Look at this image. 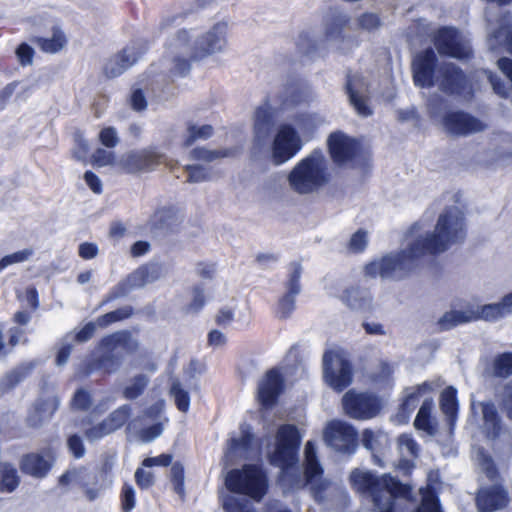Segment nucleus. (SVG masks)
Returning a JSON list of instances; mask_svg holds the SVG:
<instances>
[{"instance_id":"nucleus-1","label":"nucleus","mask_w":512,"mask_h":512,"mask_svg":"<svg viewBox=\"0 0 512 512\" xmlns=\"http://www.w3.org/2000/svg\"><path fill=\"white\" fill-rule=\"evenodd\" d=\"M433 232L415 237L405 249L386 254L379 260L365 265V273L370 277L402 280L421 271L428 257H436L447 251L463 237L464 226H434Z\"/></svg>"},{"instance_id":"nucleus-2","label":"nucleus","mask_w":512,"mask_h":512,"mask_svg":"<svg viewBox=\"0 0 512 512\" xmlns=\"http://www.w3.org/2000/svg\"><path fill=\"white\" fill-rule=\"evenodd\" d=\"M227 24L217 22L207 30L181 28L167 39L161 60L163 71L184 76L195 61L222 53L227 46Z\"/></svg>"},{"instance_id":"nucleus-3","label":"nucleus","mask_w":512,"mask_h":512,"mask_svg":"<svg viewBox=\"0 0 512 512\" xmlns=\"http://www.w3.org/2000/svg\"><path fill=\"white\" fill-rule=\"evenodd\" d=\"M319 122L316 114L300 113L291 122L279 124L269 146L272 163L282 165L295 157Z\"/></svg>"},{"instance_id":"nucleus-4","label":"nucleus","mask_w":512,"mask_h":512,"mask_svg":"<svg viewBox=\"0 0 512 512\" xmlns=\"http://www.w3.org/2000/svg\"><path fill=\"white\" fill-rule=\"evenodd\" d=\"M435 53L432 49L419 53L414 58L413 79L417 86L429 87L438 84L442 90L460 93L464 76L452 64H447L439 70L434 69Z\"/></svg>"},{"instance_id":"nucleus-5","label":"nucleus","mask_w":512,"mask_h":512,"mask_svg":"<svg viewBox=\"0 0 512 512\" xmlns=\"http://www.w3.org/2000/svg\"><path fill=\"white\" fill-rule=\"evenodd\" d=\"M329 179L328 162L320 151H313L301 159L289 172V188L298 194H311L324 186Z\"/></svg>"},{"instance_id":"nucleus-6","label":"nucleus","mask_w":512,"mask_h":512,"mask_svg":"<svg viewBox=\"0 0 512 512\" xmlns=\"http://www.w3.org/2000/svg\"><path fill=\"white\" fill-rule=\"evenodd\" d=\"M512 313V292L506 294L497 303L485 304L473 309L472 306L464 311L451 310L445 312L438 320L440 331H448L454 327L478 320L496 321Z\"/></svg>"},{"instance_id":"nucleus-7","label":"nucleus","mask_w":512,"mask_h":512,"mask_svg":"<svg viewBox=\"0 0 512 512\" xmlns=\"http://www.w3.org/2000/svg\"><path fill=\"white\" fill-rule=\"evenodd\" d=\"M309 100V93L300 88H289L280 98L279 107L265 102L257 107L254 114L253 135L257 145L265 142L270 134L274 119L279 111L284 112Z\"/></svg>"},{"instance_id":"nucleus-8","label":"nucleus","mask_w":512,"mask_h":512,"mask_svg":"<svg viewBox=\"0 0 512 512\" xmlns=\"http://www.w3.org/2000/svg\"><path fill=\"white\" fill-rule=\"evenodd\" d=\"M268 476L261 465L244 464L240 469H232L226 477L229 491L261 500L268 491Z\"/></svg>"},{"instance_id":"nucleus-9","label":"nucleus","mask_w":512,"mask_h":512,"mask_svg":"<svg viewBox=\"0 0 512 512\" xmlns=\"http://www.w3.org/2000/svg\"><path fill=\"white\" fill-rule=\"evenodd\" d=\"M301 434L294 424H282L275 434V448L268 455L269 463L279 467L282 472L294 468L299 460Z\"/></svg>"},{"instance_id":"nucleus-10","label":"nucleus","mask_w":512,"mask_h":512,"mask_svg":"<svg viewBox=\"0 0 512 512\" xmlns=\"http://www.w3.org/2000/svg\"><path fill=\"white\" fill-rule=\"evenodd\" d=\"M25 21L35 28L50 27V35L35 39V43L43 52L55 54L67 46V35L63 30L62 22L57 17L48 12H40L27 17Z\"/></svg>"},{"instance_id":"nucleus-11","label":"nucleus","mask_w":512,"mask_h":512,"mask_svg":"<svg viewBox=\"0 0 512 512\" xmlns=\"http://www.w3.org/2000/svg\"><path fill=\"white\" fill-rule=\"evenodd\" d=\"M323 375L333 390L342 392L353 381L352 363L339 352L328 350L323 356Z\"/></svg>"},{"instance_id":"nucleus-12","label":"nucleus","mask_w":512,"mask_h":512,"mask_svg":"<svg viewBox=\"0 0 512 512\" xmlns=\"http://www.w3.org/2000/svg\"><path fill=\"white\" fill-rule=\"evenodd\" d=\"M323 439L327 446L343 454H353L358 445L356 429L343 421H330L324 429Z\"/></svg>"},{"instance_id":"nucleus-13","label":"nucleus","mask_w":512,"mask_h":512,"mask_svg":"<svg viewBox=\"0 0 512 512\" xmlns=\"http://www.w3.org/2000/svg\"><path fill=\"white\" fill-rule=\"evenodd\" d=\"M286 390V380L281 368L268 369L258 383L256 398L264 409L275 407Z\"/></svg>"},{"instance_id":"nucleus-14","label":"nucleus","mask_w":512,"mask_h":512,"mask_svg":"<svg viewBox=\"0 0 512 512\" xmlns=\"http://www.w3.org/2000/svg\"><path fill=\"white\" fill-rule=\"evenodd\" d=\"M343 408L348 416L358 420L371 419L381 410L377 396L368 393H358L354 390L346 392L342 398Z\"/></svg>"},{"instance_id":"nucleus-15","label":"nucleus","mask_w":512,"mask_h":512,"mask_svg":"<svg viewBox=\"0 0 512 512\" xmlns=\"http://www.w3.org/2000/svg\"><path fill=\"white\" fill-rule=\"evenodd\" d=\"M435 45L440 54L457 59H466L471 50L468 40L453 28H443L435 37Z\"/></svg>"},{"instance_id":"nucleus-16","label":"nucleus","mask_w":512,"mask_h":512,"mask_svg":"<svg viewBox=\"0 0 512 512\" xmlns=\"http://www.w3.org/2000/svg\"><path fill=\"white\" fill-rule=\"evenodd\" d=\"M327 144L332 159L338 165L352 163L359 151L358 142L341 131L331 133Z\"/></svg>"},{"instance_id":"nucleus-17","label":"nucleus","mask_w":512,"mask_h":512,"mask_svg":"<svg viewBox=\"0 0 512 512\" xmlns=\"http://www.w3.org/2000/svg\"><path fill=\"white\" fill-rule=\"evenodd\" d=\"M164 160V156L155 150L131 151L121 157L119 165L125 171L135 173L152 170Z\"/></svg>"},{"instance_id":"nucleus-18","label":"nucleus","mask_w":512,"mask_h":512,"mask_svg":"<svg viewBox=\"0 0 512 512\" xmlns=\"http://www.w3.org/2000/svg\"><path fill=\"white\" fill-rule=\"evenodd\" d=\"M55 455L52 449H45L43 453L30 452L24 454L19 463L22 473L34 478H44L52 469Z\"/></svg>"},{"instance_id":"nucleus-19","label":"nucleus","mask_w":512,"mask_h":512,"mask_svg":"<svg viewBox=\"0 0 512 512\" xmlns=\"http://www.w3.org/2000/svg\"><path fill=\"white\" fill-rule=\"evenodd\" d=\"M508 491L502 484L482 487L475 498L479 512H494L505 508L509 504Z\"/></svg>"},{"instance_id":"nucleus-20","label":"nucleus","mask_w":512,"mask_h":512,"mask_svg":"<svg viewBox=\"0 0 512 512\" xmlns=\"http://www.w3.org/2000/svg\"><path fill=\"white\" fill-rule=\"evenodd\" d=\"M145 52L140 45L125 47L119 53L113 55L104 65V73L109 78H114L124 73L128 68L137 62Z\"/></svg>"},{"instance_id":"nucleus-21","label":"nucleus","mask_w":512,"mask_h":512,"mask_svg":"<svg viewBox=\"0 0 512 512\" xmlns=\"http://www.w3.org/2000/svg\"><path fill=\"white\" fill-rule=\"evenodd\" d=\"M346 89L350 104L354 107L357 114L363 117L370 116L372 110L368 105L369 90L365 79L359 74L349 76Z\"/></svg>"},{"instance_id":"nucleus-22","label":"nucleus","mask_w":512,"mask_h":512,"mask_svg":"<svg viewBox=\"0 0 512 512\" xmlns=\"http://www.w3.org/2000/svg\"><path fill=\"white\" fill-rule=\"evenodd\" d=\"M292 272L287 282V292L279 299L277 311L281 319L288 318L295 309V297L300 292L302 267L299 262L291 264Z\"/></svg>"},{"instance_id":"nucleus-23","label":"nucleus","mask_w":512,"mask_h":512,"mask_svg":"<svg viewBox=\"0 0 512 512\" xmlns=\"http://www.w3.org/2000/svg\"><path fill=\"white\" fill-rule=\"evenodd\" d=\"M444 128L452 134L465 135L481 131L483 124L477 119L461 112H449L443 121Z\"/></svg>"},{"instance_id":"nucleus-24","label":"nucleus","mask_w":512,"mask_h":512,"mask_svg":"<svg viewBox=\"0 0 512 512\" xmlns=\"http://www.w3.org/2000/svg\"><path fill=\"white\" fill-rule=\"evenodd\" d=\"M440 410L446 417L449 431L452 433L458 420L459 402L457 389L453 386L446 387L440 394Z\"/></svg>"},{"instance_id":"nucleus-25","label":"nucleus","mask_w":512,"mask_h":512,"mask_svg":"<svg viewBox=\"0 0 512 512\" xmlns=\"http://www.w3.org/2000/svg\"><path fill=\"white\" fill-rule=\"evenodd\" d=\"M489 48L492 50L500 46L505 47L512 54V16L505 15L497 29H491L488 38Z\"/></svg>"},{"instance_id":"nucleus-26","label":"nucleus","mask_w":512,"mask_h":512,"mask_svg":"<svg viewBox=\"0 0 512 512\" xmlns=\"http://www.w3.org/2000/svg\"><path fill=\"white\" fill-rule=\"evenodd\" d=\"M351 486L361 492L377 495L380 493V477L370 471H362L358 468L350 474Z\"/></svg>"},{"instance_id":"nucleus-27","label":"nucleus","mask_w":512,"mask_h":512,"mask_svg":"<svg viewBox=\"0 0 512 512\" xmlns=\"http://www.w3.org/2000/svg\"><path fill=\"white\" fill-rule=\"evenodd\" d=\"M431 386L428 382H423L413 388V391L408 393L400 403L397 411V418L401 422H407L411 414L415 411L420 402V397L428 392Z\"/></svg>"},{"instance_id":"nucleus-28","label":"nucleus","mask_w":512,"mask_h":512,"mask_svg":"<svg viewBox=\"0 0 512 512\" xmlns=\"http://www.w3.org/2000/svg\"><path fill=\"white\" fill-rule=\"evenodd\" d=\"M162 272V264L157 262H148L140 265L130 273L129 279L133 282L134 286L143 287L148 283H152L160 279Z\"/></svg>"},{"instance_id":"nucleus-29","label":"nucleus","mask_w":512,"mask_h":512,"mask_svg":"<svg viewBox=\"0 0 512 512\" xmlns=\"http://www.w3.org/2000/svg\"><path fill=\"white\" fill-rule=\"evenodd\" d=\"M483 423L487 432V436L493 439L498 438L502 433V420L495 404L491 401L480 403Z\"/></svg>"},{"instance_id":"nucleus-30","label":"nucleus","mask_w":512,"mask_h":512,"mask_svg":"<svg viewBox=\"0 0 512 512\" xmlns=\"http://www.w3.org/2000/svg\"><path fill=\"white\" fill-rule=\"evenodd\" d=\"M433 407V399H425L422 405L420 406L416 418L414 420V427L417 430L424 431L429 435H434L437 431V424L432 417Z\"/></svg>"},{"instance_id":"nucleus-31","label":"nucleus","mask_w":512,"mask_h":512,"mask_svg":"<svg viewBox=\"0 0 512 512\" xmlns=\"http://www.w3.org/2000/svg\"><path fill=\"white\" fill-rule=\"evenodd\" d=\"M20 484L17 469L8 462H0V492L12 493Z\"/></svg>"},{"instance_id":"nucleus-32","label":"nucleus","mask_w":512,"mask_h":512,"mask_svg":"<svg viewBox=\"0 0 512 512\" xmlns=\"http://www.w3.org/2000/svg\"><path fill=\"white\" fill-rule=\"evenodd\" d=\"M410 486L403 484L396 477L384 474L380 477V493L387 491L393 497H405L410 493Z\"/></svg>"},{"instance_id":"nucleus-33","label":"nucleus","mask_w":512,"mask_h":512,"mask_svg":"<svg viewBox=\"0 0 512 512\" xmlns=\"http://www.w3.org/2000/svg\"><path fill=\"white\" fill-rule=\"evenodd\" d=\"M341 301L352 310H359L367 304V297L365 292L358 286H351L346 288L341 296Z\"/></svg>"},{"instance_id":"nucleus-34","label":"nucleus","mask_w":512,"mask_h":512,"mask_svg":"<svg viewBox=\"0 0 512 512\" xmlns=\"http://www.w3.org/2000/svg\"><path fill=\"white\" fill-rule=\"evenodd\" d=\"M133 314L134 308L130 305H126L117 308L116 310L100 315L99 317H97L96 323L99 327L105 328L113 323L129 319Z\"/></svg>"},{"instance_id":"nucleus-35","label":"nucleus","mask_w":512,"mask_h":512,"mask_svg":"<svg viewBox=\"0 0 512 512\" xmlns=\"http://www.w3.org/2000/svg\"><path fill=\"white\" fill-rule=\"evenodd\" d=\"M492 372L497 378L506 379L512 376V352L497 354L492 362Z\"/></svg>"},{"instance_id":"nucleus-36","label":"nucleus","mask_w":512,"mask_h":512,"mask_svg":"<svg viewBox=\"0 0 512 512\" xmlns=\"http://www.w3.org/2000/svg\"><path fill=\"white\" fill-rule=\"evenodd\" d=\"M169 395L174 398L177 409L186 413L190 408V395L187 390L182 387L178 379H174L170 385Z\"/></svg>"},{"instance_id":"nucleus-37","label":"nucleus","mask_w":512,"mask_h":512,"mask_svg":"<svg viewBox=\"0 0 512 512\" xmlns=\"http://www.w3.org/2000/svg\"><path fill=\"white\" fill-rule=\"evenodd\" d=\"M133 282L129 279V275L118 282L102 299L100 306H104L117 300L119 298H123L127 296L132 288H134Z\"/></svg>"},{"instance_id":"nucleus-38","label":"nucleus","mask_w":512,"mask_h":512,"mask_svg":"<svg viewBox=\"0 0 512 512\" xmlns=\"http://www.w3.org/2000/svg\"><path fill=\"white\" fill-rule=\"evenodd\" d=\"M131 416V407L124 404L114 411H112L106 418V422L110 426L111 430L115 432L125 425Z\"/></svg>"},{"instance_id":"nucleus-39","label":"nucleus","mask_w":512,"mask_h":512,"mask_svg":"<svg viewBox=\"0 0 512 512\" xmlns=\"http://www.w3.org/2000/svg\"><path fill=\"white\" fill-rule=\"evenodd\" d=\"M170 481L174 492L181 498L185 497V469L181 462L176 461L170 470Z\"/></svg>"},{"instance_id":"nucleus-40","label":"nucleus","mask_w":512,"mask_h":512,"mask_svg":"<svg viewBox=\"0 0 512 512\" xmlns=\"http://www.w3.org/2000/svg\"><path fill=\"white\" fill-rule=\"evenodd\" d=\"M147 385V376L144 374H138L133 378L132 384L124 388L123 396L128 400H134L143 394Z\"/></svg>"},{"instance_id":"nucleus-41","label":"nucleus","mask_w":512,"mask_h":512,"mask_svg":"<svg viewBox=\"0 0 512 512\" xmlns=\"http://www.w3.org/2000/svg\"><path fill=\"white\" fill-rule=\"evenodd\" d=\"M415 512H441L439 498L432 488L422 493L421 503Z\"/></svg>"},{"instance_id":"nucleus-42","label":"nucleus","mask_w":512,"mask_h":512,"mask_svg":"<svg viewBox=\"0 0 512 512\" xmlns=\"http://www.w3.org/2000/svg\"><path fill=\"white\" fill-rule=\"evenodd\" d=\"M92 365L96 369H101L105 373L110 374V373L116 371L119 368V366H120V359H119L118 356H116V355H114L112 353H107V354H103L100 357H98L92 363Z\"/></svg>"},{"instance_id":"nucleus-43","label":"nucleus","mask_w":512,"mask_h":512,"mask_svg":"<svg viewBox=\"0 0 512 512\" xmlns=\"http://www.w3.org/2000/svg\"><path fill=\"white\" fill-rule=\"evenodd\" d=\"M193 298L189 304L186 305V313H198L200 312L206 303L205 291L201 285H195L192 288Z\"/></svg>"},{"instance_id":"nucleus-44","label":"nucleus","mask_w":512,"mask_h":512,"mask_svg":"<svg viewBox=\"0 0 512 512\" xmlns=\"http://www.w3.org/2000/svg\"><path fill=\"white\" fill-rule=\"evenodd\" d=\"M464 220V213L457 205H452L443 210L439 215L437 224H458Z\"/></svg>"},{"instance_id":"nucleus-45","label":"nucleus","mask_w":512,"mask_h":512,"mask_svg":"<svg viewBox=\"0 0 512 512\" xmlns=\"http://www.w3.org/2000/svg\"><path fill=\"white\" fill-rule=\"evenodd\" d=\"M355 22L357 28L368 32L374 31L381 26V20L378 15L369 12L359 15Z\"/></svg>"},{"instance_id":"nucleus-46","label":"nucleus","mask_w":512,"mask_h":512,"mask_svg":"<svg viewBox=\"0 0 512 512\" xmlns=\"http://www.w3.org/2000/svg\"><path fill=\"white\" fill-rule=\"evenodd\" d=\"M154 221L159 223L183 221L180 209L175 207H163L156 211Z\"/></svg>"},{"instance_id":"nucleus-47","label":"nucleus","mask_w":512,"mask_h":512,"mask_svg":"<svg viewBox=\"0 0 512 512\" xmlns=\"http://www.w3.org/2000/svg\"><path fill=\"white\" fill-rule=\"evenodd\" d=\"M213 128L210 125H202L200 127L191 125L187 129V137L185 145H191L197 139H207L212 135Z\"/></svg>"},{"instance_id":"nucleus-48","label":"nucleus","mask_w":512,"mask_h":512,"mask_svg":"<svg viewBox=\"0 0 512 512\" xmlns=\"http://www.w3.org/2000/svg\"><path fill=\"white\" fill-rule=\"evenodd\" d=\"M33 254L32 249H23L12 254L5 255L0 259V272L9 265L28 260Z\"/></svg>"},{"instance_id":"nucleus-49","label":"nucleus","mask_w":512,"mask_h":512,"mask_svg":"<svg viewBox=\"0 0 512 512\" xmlns=\"http://www.w3.org/2000/svg\"><path fill=\"white\" fill-rule=\"evenodd\" d=\"M111 433H113V431L105 419L84 431V435L89 441L101 439Z\"/></svg>"},{"instance_id":"nucleus-50","label":"nucleus","mask_w":512,"mask_h":512,"mask_svg":"<svg viewBox=\"0 0 512 512\" xmlns=\"http://www.w3.org/2000/svg\"><path fill=\"white\" fill-rule=\"evenodd\" d=\"M186 171L188 173L187 181L190 183H200L211 178L210 171L201 165H188Z\"/></svg>"},{"instance_id":"nucleus-51","label":"nucleus","mask_w":512,"mask_h":512,"mask_svg":"<svg viewBox=\"0 0 512 512\" xmlns=\"http://www.w3.org/2000/svg\"><path fill=\"white\" fill-rule=\"evenodd\" d=\"M227 152L224 150H207L205 148H196L191 152L192 159L212 162L218 158L226 157Z\"/></svg>"},{"instance_id":"nucleus-52","label":"nucleus","mask_w":512,"mask_h":512,"mask_svg":"<svg viewBox=\"0 0 512 512\" xmlns=\"http://www.w3.org/2000/svg\"><path fill=\"white\" fill-rule=\"evenodd\" d=\"M121 509L123 512H130L136 503V496L133 487L125 483L120 493Z\"/></svg>"},{"instance_id":"nucleus-53","label":"nucleus","mask_w":512,"mask_h":512,"mask_svg":"<svg viewBox=\"0 0 512 512\" xmlns=\"http://www.w3.org/2000/svg\"><path fill=\"white\" fill-rule=\"evenodd\" d=\"M324 469L319 461L304 462V478L310 484L322 478Z\"/></svg>"},{"instance_id":"nucleus-54","label":"nucleus","mask_w":512,"mask_h":512,"mask_svg":"<svg viewBox=\"0 0 512 512\" xmlns=\"http://www.w3.org/2000/svg\"><path fill=\"white\" fill-rule=\"evenodd\" d=\"M91 405V394L83 388L77 389L72 398V406L77 410L87 411L90 409Z\"/></svg>"},{"instance_id":"nucleus-55","label":"nucleus","mask_w":512,"mask_h":512,"mask_svg":"<svg viewBox=\"0 0 512 512\" xmlns=\"http://www.w3.org/2000/svg\"><path fill=\"white\" fill-rule=\"evenodd\" d=\"M225 512H255V509L245 500L235 497L228 498L223 505Z\"/></svg>"},{"instance_id":"nucleus-56","label":"nucleus","mask_w":512,"mask_h":512,"mask_svg":"<svg viewBox=\"0 0 512 512\" xmlns=\"http://www.w3.org/2000/svg\"><path fill=\"white\" fill-rule=\"evenodd\" d=\"M500 407L507 418L512 421V379L503 387Z\"/></svg>"},{"instance_id":"nucleus-57","label":"nucleus","mask_w":512,"mask_h":512,"mask_svg":"<svg viewBox=\"0 0 512 512\" xmlns=\"http://www.w3.org/2000/svg\"><path fill=\"white\" fill-rule=\"evenodd\" d=\"M67 447L75 459H80L85 455L86 449L78 434H72L68 437Z\"/></svg>"},{"instance_id":"nucleus-58","label":"nucleus","mask_w":512,"mask_h":512,"mask_svg":"<svg viewBox=\"0 0 512 512\" xmlns=\"http://www.w3.org/2000/svg\"><path fill=\"white\" fill-rule=\"evenodd\" d=\"M135 482L139 489L147 490L151 488L155 483L154 474L150 471H146L143 468H138L135 471Z\"/></svg>"},{"instance_id":"nucleus-59","label":"nucleus","mask_w":512,"mask_h":512,"mask_svg":"<svg viewBox=\"0 0 512 512\" xmlns=\"http://www.w3.org/2000/svg\"><path fill=\"white\" fill-rule=\"evenodd\" d=\"M8 333V346L10 347V351L12 348L19 344L27 345L29 343V339L26 336L25 330L18 326L11 327Z\"/></svg>"},{"instance_id":"nucleus-60","label":"nucleus","mask_w":512,"mask_h":512,"mask_svg":"<svg viewBox=\"0 0 512 512\" xmlns=\"http://www.w3.org/2000/svg\"><path fill=\"white\" fill-rule=\"evenodd\" d=\"M119 346L129 353H135L139 348V343L132 337L129 330L119 331Z\"/></svg>"},{"instance_id":"nucleus-61","label":"nucleus","mask_w":512,"mask_h":512,"mask_svg":"<svg viewBox=\"0 0 512 512\" xmlns=\"http://www.w3.org/2000/svg\"><path fill=\"white\" fill-rule=\"evenodd\" d=\"M367 246V232L363 229H359L355 232L349 242V248L351 251L359 253L365 250Z\"/></svg>"},{"instance_id":"nucleus-62","label":"nucleus","mask_w":512,"mask_h":512,"mask_svg":"<svg viewBox=\"0 0 512 512\" xmlns=\"http://www.w3.org/2000/svg\"><path fill=\"white\" fill-rule=\"evenodd\" d=\"M173 456L168 453H162L156 457H147L142 461L143 467L163 466L167 467L172 463Z\"/></svg>"},{"instance_id":"nucleus-63","label":"nucleus","mask_w":512,"mask_h":512,"mask_svg":"<svg viewBox=\"0 0 512 512\" xmlns=\"http://www.w3.org/2000/svg\"><path fill=\"white\" fill-rule=\"evenodd\" d=\"M96 322H88L86 323L74 336V340L78 343H84L89 341L95 334Z\"/></svg>"},{"instance_id":"nucleus-64","label":"nucleus","mask_w":512,"mask_h":512,"mask_svg":"<svg viewBox=\"0 0 512 512\" xmlns=\"http://www.w3.org/2000/svg\"><path fill=\"white\" fill-rule=\"evenodd\" d=\"M99 139L104 146L109 148L115 147L119 142L117 132L112 127L104 128L99 134Z\"/></svg>"}]
</instances>
